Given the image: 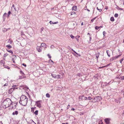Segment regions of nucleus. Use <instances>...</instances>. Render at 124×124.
Here are the masks:
<instances>
[{"label":"nucleus","instance_id":"20e7f679","mask_svg":"<svg viewBox=\"0 0 124 124\" xmlns=\"http://www.w3.org/2000/svg\"><path fill=\"white\" fill-rule=\"evenodd\" d=\"M41 102V101H38L36 102V104L37 106L39 108H40L41 106L40 102Z\"/></svg>","mask_w":124,"mask_h":124},{"label":"nucleus","instance_id":"dca6fc26","mask_svg":"<svg viewBox=\"0 0 124 124\" xmlns=\"http://www.w3.org/2000/svg\"><path fill=\"white\" fill-rule=\"evenodd\" d=\"M13 90V88H11L8 91V93L9 94H11Z\"/></svg>","mask_w":124,"mask_h":124},{"label":"nucleus","instance_id":"603ef678","mask_svg":"<svg viewBox=\"0 0 124 124\" xmlns=\"http://www.w3.org/2000/svg\"><path fill=\"white\" fill-rule=\"evenodd\" d=\"M8 13V15H10L11 14V12L10 11H9Z\"/></svg>","mask_w":124,"mask_h":124},{"label":"nucleus","instance_id":"de8ad7c7","mask_svg":"<svg viewBox=\"0 0 124 124\" xmlns=\"http://www.w3.org/2000/svg\"><path fill=\"white\" fill-rule=\"evenodd\" d=\"M8 85V83H6L4 85H3V86H7Z\"/></svg>","mask_w":124,"mask_h":124},{"label":"nucleus","instance_id":"72a5a7b5","mask_svg":"<svg viewBox=\"0 0 124 124\" xmlns=\"http://www.w3.org/2000/svg\"><path fill=\"white\" fill-rule=\"evenodd\" d=\"M27 124H36L34 122H30L28 123Z\"/></svg>","mask_w":124,"mask_h":124},{"label":"nucleus","instance_id":"9d476101","mask_svg":"<svg viewBox=\"0 0 124 124\" xmlns=\"http://www.w3.org/2000/svg\"><path fill=\"white\" fill-rule=\"evenodd\" d=\"M40 47H43L45 49L47 47L46 45V44L44 43H42L41 44Z\"/></svg>","mask_w":124,"mask_h":124},{"label":"nucleus","instance_id":"c03bdc74","mask_svg":"<svg viewBox=\"0 0 124 124\" xmlns=\"http://www.w3.org/2000/svg\"><path fill=\"white\" fill-rule=\"evenodd\" d=\"M70 37L72 39H73L75 38V37L72 35H71L70 36Z\"/></svg>","mask_w":124,"mask_h":124},{"label":"nucleus","instance_id":"58836bf2","mask_svg":"<svg viewBox=\"0 0 124 124\" xmlns=\"http://www.w3.org/2000/svg\"><path fill=\"white\" fill-rule=\"evenodd\" d=\"M100 28V27H99L96 26L95 27V28L96 30H98Z\"/></svg>","mask_w":124,"mask_h":124},{"label":"nucleus","instance_id":"3c124183","mask_svg":"<svg viewBox=\"0 0 124 124\" xmlns=\"http://www.w3.org/2000/svg\"><path fill=\"white\" fill-rule=\"evenodd\" d=\"M47 55H48V56L49 58H51V57L50 55L48 54Z\"/></svg>","mask_w":124,"mask_h":124},{"label":"nucleus","instance_id":"052dcab7","mask_svg":"<svg viewBox=\"0 0 124 124\" xmlns=\"http://www.w3.org/2000/svg\"><path fill=\"white\" fill-rule=\"evenodd\" d=\"M16 103H17V102H16L15 101L14 103L13 102H12V103H14V104H16Z\"/></svg>","mask_w":124,"mask_h":124},{"label":"nucleus","instance_id":"c756f323","mask_svg":"<svg viewBox=\"0 0 124 124\" xmlns=\"http://www.w3.org/2000/svg\"><path fill=\"white\" fill-rule=\"evenodd\" d=\"M80 37V36L78 35L76 37V39L77 40V41H79V40L78 39V38Z\"/></svg>","mask_w":124,"mask_h":124},{"label":"nucleus","instance_id":"f257e3e1","mask_svg":"<svg viewBox=\"0 0 124 124\" xmlns=\"http://www.w3.org/2000/svg\"><path fill=\"white\" fill-rule=\"evenodd\" d=\"M12 102L9 98H7L4 100L2 103V104L5 106V107L7 108L12 104Z\"/></svg>","mask_w":124,"mask_h":124},{"label":"nucleus","instance_id":"79ce46f5","mask_svg":"<svg viewBox=\"0 0 124 124\" xmlns=\"http://www.w3.org/2000/svg\"><path fill=\"white\" fill-rule=\"evenodd\" d=\"M76 14V13L75 12H72L71 14V15H72L73 14Z\"/></svg>","mask_w":124,"mask_h":124},{"label":"nucleus","instance_id":"8fccbe9b","mask_svg":"<svg viewBox=\"0 0 124 124\" xmlns=\"http://www.w3.org/2000/svg\"><path fill=\"white\" fill-rule=\"evenodd\" d=\"M103 35L104 36L105 34L106 33L104 31L103 32Z\"/></svg>","mask_w":124,"mask_h":124},{"label":"nucleus","instance_id":"2eb2a0df","mask_svg":"<svg viewBox=\"0 0 124 124\" xmlns=\"http://www.w3.org/2000/svg\"><path fill=\"white\" fill-rule=\"evenodd\" d=\"M14 57V58H12V61H13V63H15V59H16V55H13Z\"/></svg>","mask_w":124,"mask_h":124},{"label":"nucleus","instance_id":"a19ab883","mask_svg":"<svg viewBox=\"0 0 124 124\" xmlns=\"http://www.w3.org/2000/svg\"><path fill=\"white\" fill-rule=\"evenodd\" d=\"M118 14H117L116 13L114 15V16L116 17H118Z\"/></svg>","mask_w":124,"mask_h":124},{"label":"nucleus","instance_id":"4be33fe9","mask_svg":"<svg viewBox=\"0 0 124 124\" xmlns=\"http://www.w3.org/2000/svg\"><path fill=\"white\" fill-rule=\"evenodd\" d=\"M16 86H17L16 85H13L12 86V87H13V88H13V90H14L15 89H17V87L15 88V87H16Z\"/></svg>","mask_w":124,"mask_h":124},{"label":"nucleus","instance_id":"e2e57ef3","mask_svg":"<svg viewBox=\"0 0 124 124\" xmlns=\"http://www.w3.org/2000/svg\"><path fill=\"white\" fill-rule=\"evenodd\" d=\"M13 7L14 8H15V6H14V4H13L12 5V8Z\"/></svg>","mask_w":124,"mask_h":124},{"label":"nucleus","instance_id":"1a4fd4ad","mask_svg":"<svg viewBox=\"0 0 124 124\" xmlns=\"http://www.w3.org/2000/svg\"><path fill=\"white\" fill-rule=\"evenodd\" d=\"M37 50L39 52H40L42 51V49L41 47L39 46H37L36 48Z\"/></svg>","mask_w":124,"mask_h":124},{"label":"nucleus","instance_id":"f704fd0d","mask_svg":"<svg viewBox=\"0 0 124 124\" xmlns=\"http://www.w3.org/2000/svg\"><path fill=\"white\" fill-rule=\"evenodd\" d=\"M7 29L4 28L3 29V31L4 32H5L7 31Z\"/></svg>","mask_w":124,"mask_h":124},{"label":"nucleus","instance_id":"412c9836","mask_svg":"<svg viewBox=\"0 0 124 124\" xmlns=\"http://www.w3.org/2000/svg\"><path fill=\"white\" fill-rule=\"evenodd\" d=\"M38 110H36L34 112L33 114H34L35 115H38Z\"/></svg>","mask_w":124,"mask_h":124},{"label":"nucleus","instance_id":"864d4df0","mask_svg":"<svg viewBox=\"0 0 124 124\" xmlns=\"http://www.w3.org/2000/svg\"><path fill=\"white\" fill-rule=\"evenodd\" d=\"M97 10L99 11V12H101L102 11V10L101 9H97Z\"/></svg>","mask_w":124,"mask_h":124},{"label":"nucleus","instance_id":"393cba45","mask_svg":"<svg viewBox=\"0 0 124 124\" xmlns=\"http://www.w3.org/2000/svg\"><path fill=\"white\" fill-rule=\"evenodd\" d=\"M106 52H107V55H108V56L109 57H110V55L109 50H107L106 51Z\"/></svg>","mask_w":124,"mask_h":124},{"label":"nucleus","instance_id":"6e6d98bb","mask_svg":"<svg viewBox=\"0 0 124 124\" xmlns=\"http://www.w3.org/2000/svg\"><path fill=\"white\" fill-rule=\"evenodd\" d=\"M58 23V22L53 23V24H56Z\"/></svg>","mask_w":124,"mask_h":124},{"label":"nucleus","instance_id":"0e129e2a","mask_svg":"<svg viewBox=\"0 0 124 124\" xmlns=\"http://www.w3.org/2000/svg\"><path fill=\"white\" fill-rule=\"evenodd\" d=\"M94 20H93V19H92L91 20V22H93L94 21Z\"/></svg>","mask_w":124,"mask_h":124},{"label":"nucleus","instance_id":"f8f14e48","mask_svg":"<svg viewBox=\"0 0 124 124\" xmlns=\"http://www.w3.org/2000/svg\"><path fill=\"white\" fill-rule=\"evenodd\" d=\"M7 13H5L3 14V16H2V18L3 20V21H5L6 16L7 15Z\"/></svg>","mask_w":124,"mask_h":124},{"label":"nucleus","instance_id":"13d9d810","mask_svg":"<svg viewBox=\"0 0 124 124\" xmlns=\"http://www.w3.org/2000/svg\"><path fill=\"white\" fill-rule=\"evenodd\" d=\"M70 105H68V106H67V109H69V107H70Z\"/></svg>","mask_w":124,"mask_h":124},{"label":"nucleus","instance_id":"ea45409f","mask_svg":"<svg viewBox=\"0 0 124 124\" xmlns=\"http://www.w3.org/2000/svg\"><path fill=\"white\" fill-rule=\"evenodd\" d=\"M83 100H87V97H85L83 95Z\"/></svg>","mask_w":124,"mask_h":124},{"label":"nucleus","instance_id":"c85d7f7f","mask_svg":"<svg viewBox=\"0 0 124 124\" xmlns=\"http://www.w3.org/2000/svg\"><path fill=\"white\" fill-rule=\"evenodd\" d=\"M110 20L111 21L113 22L115 20L113 17H111Z\"/></svg>","mask_w":124,"mask_h":124},{"label":"nucleus","instance_id":"6e6552de","mask_svg":"<svg viewBox=\"0 0 124 124\" xmlns=\"http://www.w3.org/2000/svg\"><path fill=\"white\" fill-rule=\"evenodd\" d=\"M110 120V119L109 118H106L104 119V121L106 124H109L110 122L109 121Z\"/></svg>","mask_w":124,"mask_h":124},{"label":"nucleus","instance_id":"37998d69","mask_svg":"<svg viewBox=\"0 0 124 124\" xmlns=\"http://www.w3.org/2000/svg\"><path fill=\"white\" fill-rule=\"evenodd\" d=\"M8 54H4L3 55V57H6L8 55Z\"/></svg>","mask_w":124,"mask_h":124},{"label":"nucleus","instance_id":"5fc2aeb1","mask_svg":"<svg viewBox=\"0 0 124 124\" xmlns=\"http://www.w3.org/2000/svg\"><path fill=\"white\" fill-rule=\"evenodd\" d=\"M22 64L23 66H24L25 67L26 66V64H24V63H23Z\"/></svg>","mask_w":124,"mask_h":124},{"label":"nucleus","instance_id":"69168bd1","mask_svg":"<svg viewBox=\"0 0 124 124\" xmlns=\"http://www.w3.org/2000/svg\"><path fill=\"white\" fill-rule=\"evenodd\" d=\"M71 110L74 111L75 110V109L74 108H72L71 109Z\"/></svg>","mask_w":124,"mask_h":124},{"label":"nucleus","instance_id":"bf43d9fd","mask_svg":"<svg viewBox=\"0 0 124 124\" xmlns=\"http://www.w3.org/2000/svg\"><path fill=\"white\" fill-rule=\"evenodd\" d=\"M91 39H92V38H91V36H90V37H89L90 41L91 40Z\"/></svg>","mask_w":124,"mask_h":124},{"label":"nucleus","instance_id":"a211bd4d","mask_svg":"<svg viewBox=\"0 0 124 124\" xmlns=\"http://www.w3.org/2000/svg\"><path fill=\"white\" fill-rule=\"evenodd\" d=\"M83 95L80 96L78 98L79 100H83Z\"/></svg>","mask_w":124,"mask_h":124},{"label":"nucleus","instance_id":"4d7b16f0","mask_svg":"<svg viewBox=\"0 0 124 124\" xmlns=\"http://www.w3.org/2000/svg\"><path fill=\"white\" fill-rule=\"evenodd\" d=\"M49 23L51 24H53V23L51 21H50L49 22Z\"/></svg>","mask_w":124,"mask_h":124},{"label":"nucleus","instance_id":"a18cd8bd","mask_svg":"<svg viewBox=\"0 0 124 124\" xmlns=\"http://www.w3.org/2000/svg\"><path fill=\"white\" fill-rule=\"evenodd\" d=\"M123 58L120 60L119 61L120 63H122V62L123 61Z\"/></svg>","mask_w":124,"mask_h":124},{"label":"nucleus","instance_id":"e433bc0d","mask_svg":"<svg viewBox=\"0 0 124 124\" xmlns=\"http://www.w3.org/2000/svg\"><path fill=\"white\" fill-rule=\"evenodd\" d=\"M46 96L48 98H49L50 97V94L48 93H47L46 95Z\"/></svg>","mask_w":124,"mask_h":124},{"label":"nucleus","instance_id":"c9c22d12","mask_svg":"<svg viewBox=\"0 0 124 124\" xmlns=\"http://www.w3.org/2000/svg\"><path fill=\"white\" fill-rule=\"evenodd\" d=\"M92 99H93V98H92L90 96H89L88 97H87V100H91Z\"/></svg>","mask_w":124,"mask_h":124},{"label":"nucleus","instance_id":"39448f33","mask_svg":"<svg viewBox=\"0 0 124 124\" xmlns=\"http://www.w3.org/2000/svg\"><path fill=\"white\" fill-rule=\"evenodd\" d=\"M27 99H28V98L26 96L23 95H22L20 98V100L19 101L21 102V101L25 100Z\"/></svg>","mask_w":124,"mask_h":124},{"label":"nucleus","instance_id":"5701e85b","mask_svg":"<svg viewBox=\"0 0 124 124\" xmlns=\"http://www.w3.org/2000/svg\"><path fill=\"white\" fill-rule=\"evenodd\" d=\"M6 50L7 51L11 53L12 54H13V52L11 50H8V49H7Z\"/></svg>","mask_w":124,"mask_h":124},{"label":"nucleus","instance_id":"7c9ffc66","mask_svg":"<svg viewBox=\"0 0 124 124\" xmlns=\"http://www.w3.org/2000/svg\"><path fill=\"white\" fill-rule=\"evenodd\" d=\"M34 108H33L32 107L31 108V111L33 113L34 112Z\"/></svg>","mask_w":124,"mask_h":124},{"label":"nucleus","instance_id":"4468645a","mask_svg":"<svg viewBox=\"0 0 124 124\" xmlns=\"http://www.w3.org/2000/svg\"><path fill=\"white\" fill-rule=\"evenodd\" d=\"M95 55L97 59V60H98V58L100 55V53L99 52H98V53H97Z\"/></svg>","mask_w":124,"mask_h":124},{"label":"nucleus","instance_id":"4c0bfd02","mask_svg":"<svg viewBox=\"0 0 124 124\" xmlns=\"http://www.w3.org/2000/svg\"><path fill=\"white\" fill-rule=\"evenodd\" d=\"M117 9L119 10H123V9L122 8H119V7H117Z\"/></svg>","mask_w":124,"mask_h":124},{"label":"nucleus","instance_id":"ddd939ff","mask_svg":"<svg viewBox=\"0 0 124 124\" xmlns=\"http://www.w3.org/2000/svg\"><path fill=\"white\" fill-rule=\"evenodd\" d=\"M72 9L73 10L76 11L77 10V7L76 6H73L72 8Z\"/></svg>","mask_w":124,"mask_h":124},{"label":"nucleus","instance_id":"f3484780","mask_svg":"<svg viewBox=\"0 0 124 124\" xmlns=\"http://www.w3.org/2000/svg\"><path fill=\"white\" fill-rule=\"evenodd\" d=\"M26 77H24L22 75L21 76H19V79H21L22 78H25Z\"/></svg>","mask_w":124,"mask_h":124},{"label":"nucleus","instance_id":"a878e982","mask_svg":"<svg viewBox=\"0 0 124 124\" xmlns=\"http://www.w3.org/2000/svg\"><path fill=\"white\" fill-rule=\"evenodd\" d=\"M49 62L50 64H53L54 63L53 61L51 59L49 60Z\"/></svg>","mask_w":124,"mask_h":124},{"label":"nucleus","instance_id":"774afa93","mask_svg":"<svg viewBox=\"0 0 124 124\" xmlns=\"http://www.w3.org/2000/svg\"><path fill=\"white\" fill-rule=\"evenodd\" d=\"M3 59L4 60H5L6 58L4 57H3Z\"/></svg>","mask_w":124,"mask_h":124},{"label":"nucleus","instance_id":"9b49d317","mask_svg":"<svg viewBox=\"0 0 124 124\" xmlns=\"http://www.w3.org/2000/svg\"><path fill=\"white\" fill-rule=\"evenodd\" d=\"M18 113V111H15L14 112L12 113V115H17Z\"/></svg>","mask_w":124,"mask_h":124},{"label":"nucleus","instance_id":"cd10ccee","mask_svg":"<svg viewBox=\"0 0 124 124\" xmlns=\"http://www.w3.org/2000/svg\"><path fill=\"white\" fill-rule=\"evenodd\" d=\"M61 76L60 75H56V78H60Z\"/></svg>","mask_w":124,"mask_h":124},{"label":"nucleus","instance_id":"f03ea898","mask_svg":"<svg viewBox=\"0 0 124 124\" xmlns=\"http://www.w3.org/2000/svg\"><path fill=\"white\" fill-rule=\"evenodd\" d=\"M102 99V97L100 96H95L93 98V102H95L100 101Z\"/></svg>","mask_w":124,"mask_h":124},{"label":"nucleus","instance_id":"2f4dec72","mask_svg":"<svg viewBox=\"0 0 124 124\" xmlns=\"http://www.w3.org/2000/svg\"><path fill=\"white\" fill-rule=\"evenodd\" d=\"M6 46L8 47V49H10L12 47V46L10 45H7Z\"/></svg>","mask_w":124,"mask_h":124},{"label":"nucleus","instance_id":"423d86ee","mask_svg":"<svg viewBox=\"0 0 124 124\" xmlns=\"http://www.w3.org/2000/svg\"><path fill=\"white\" fill-rule=\"evenodd\" d=\"M121 54L119 55L116 56H114L112 57L110 59V60L113 61L115 60H116L117 58L119 57L121 55Z\"/></svg>","mask_w":124,"mask_h":124},{"label":"nucleus","instance_id":"0eeeda50","mask_svg":"<svg viewBox=\"0 0 124 124\" xmlns=\"http://www.w3.org/2000/svg\"><path fill=\"white\" fill-rule=\"evenodd\" d=\"M116 78L119 79L121 80H124V76H123L121 75L117 76Z\"/></svg>","mask_w":124,"mask_h":124},{"label":"nucleus","instance_id":"bb28decb","mask_svg":"<svg viewBox=\"0 0 124 124\" xmlns=\"http://www.w3.org/2000/svg\"><path fill=\"white\" fill-rule=\"evenodd\" d=\"M51 76L53 78H56V75L54 74H52Z\"/></svg>","mask_w":124,"mask_h":124},{"label":"nucleus","instance_id":"b1692460","mask_svg":"<svg viewBox=\"0 0 124 124\" xmlns=\"http://www.w3.org/2000/svg\"><path fill=\"white\" fill-rule=\"evenodd\" d=\"M0 63L1 64H2L3 65H4L5 64V62L4 60H1L0 61Z\"/></svg>","mask_w":124,"mask_h":124},{"label":"nucleus","instance_id":"338daca9","mask_svg":"<svg viewBox=\"0 0 124 124\" xmlns=\"http://www.w3.org/2000/svg\"><path fill=\"white\" fill-rule=\"evenodd\" d=\"M62 124H68V123H62Z\"/></svg>","mask_w":124,"mask_h":124},{"label":"nucleus","instance_id":"473e14b6","mask_svg":"<svg viewBox=\"0 0 124 124\" xmlns=\"http://www.w3.org/2000/svg\"><path fill=\"white\" fill-rule=\"evenodd\" d=\"M20 73L22 75H25V74L23 72V71L22 70L20 71Z\"/></svg>","mask_w":124,"mask_h":124},{"label":"nucleus","instance_id":"680f3d73","mask_svg":"<svg viewBox=\"0 0 124 124\" xmlns=\"http://www.w3.org/2000/svg\"><path fill=\"white\" fill-rule=\"evenodd\" d=\"M108 7H106V8H105V9H108Z\"/></svg>","mask_w":124,"mask_h":124},{"label":"nucleus","instance_id":"aec40b11","mask_svg":"<svg viewBox=\"0 0 124 124\" xmlns=\"http://www.w3.org/2000/svg\"><path fill=\"white\" fill-rule=\"evenodd\" d=\"M3 66L5 68H7L8 69H10V67L9 66L7 65H4Z\"/></svg>","mask_w":124,"mask_h":124},{"label":"nucleus","instance_id":"7ed1b4c3","mask_svg":"<svg viewBox=\"0 0 124 124\" xmlns=\"http://www.w3.org/2000/svg\"><path fill=\"white\" fill-rule=\"evenodd\" d=\"M28 101V99H27L25 100L21 101L20 102L19 101V103L20 104L22 105L23 106H25L26 105Z\"/></svg>","mask_w":124,"mask_h":124},{"label":"nucleus","instance_id":"49530a36","mask_svg":"<svg viewBox=\"0 0 124 124\" xmlns=\"http://www.w3.org/2000/svg\"><path fill=\"white\" fill-rule=\"evenodd\" d=\"M77 76H78L79 77H80L81 76V74L80 73H78L77 75Z\"/></svg>","mask_w":124,"mask_h":124},{"label":"nucleus","instance_id":"09e8293b","mask_svg":"<svg viewBox=\"0 0 124 124\" xmlns=\"http://www.w3.org/2000/svg\"><path fill=\"white\" fill-rule=\"evenodd\" d=\"M54 47V46L53 45H52L51 46V48H53Z\"/></svg>","mask_w":124,"mask_h":124},{"label":"nucleus","instance_id":"6ab92c4d","mask_svg":"<svg viewBox=\"0 0 124 124\" xmlns=\"http://www.w3.org/2000/svg\"><path fill=\"white\" fill-rule=\"evenodd\" d=\"M17 103H16V104H14V106H12V108L13 109H15V108H16V106L17 105Z\"/></svg>","mask_w":124,"mask_h":124}]
</instances>
